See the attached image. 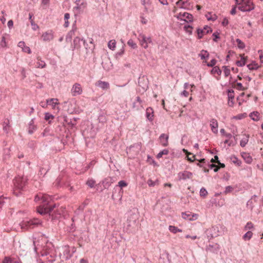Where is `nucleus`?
<instances>
[{"label": "nucleus", "instance_id": "obj_26", "mask_svg": "<svg viewBox=\"0 0 263 263\" xmlns=\"http://www.w3.org/2000/svg\"><path fill=\"white\" fill-rule=\"evenodd\" d=\"M36 129V126L34 124V119L31 120L28 126V133L32 134Z\"/></svg>", "mask_w": 263, "mask_h": 263}, {"label": "nucleus", "instance_id": "obj_19", "mask_svg": "<svg viewBox=\"0 0 263 263\" xmlns=\"http://www.w3.org/2000/svg\"><path fill=\"white\" fill-rule=\"evenodd\" d=\"M168 135L165 134H161L159 137V140L161 145L163 146H166L168 145Z\"/></svg>", "mask_w": 263, "mask_h": 263}, {"label": "nucleus", "instance_id": "obj_31", "mask_svg": "<svg viewBox=\"0 0 263 263\" xmlns=\"http://www.w3.org/2000/svg\"><path fill=\"white\" fill-rule=\"evenodd\" d=\"M3 130L6 133L8 134L10 130V125L8 120L5 121L3 123Z\"/></svg>", "mask_w": 263, "mask_h": 263}, {"label": "nucleus", "instance_id": "obj_53", "mask_svg": "<svg viewBox=\"0 0 263 263\" xmlns=\"http://www.w3.org/2000/svg\"><path fill=\"white\" fill-rule=\"evenodd\" d=\"M99 122L104 123L106 121V117L104 115H100L98 117Z\"/></svg>", "mask_w": 263, "mask_h": 263}, {"label": "nucleus", "instance_id": "obj_35", "mask_svg": "<svg viewBox=\"0 0 263 263\" xmlns=\"http://www.w3.org/2000/svg\"><path fill=\"white\" fill-rule=\"evenodd\" d=\"M168 229L170 232L174 234H176L177 232H181L182 231L181 229H178L177 227L174 226H170Z\"/></svg>", "mask_w": 263, "mask_h": 263}, {"label": "nucleus", "instance_id": "obj_33", "mask_svg": "<svg viewBox=\"0 0 263 263\" xmlns=\"http://www.w3.org/2000/svg\"><path fill=\"white\" fill-rule=\"evenodd\" d=\"M249 138V135H245L240 141V145L241 147H245L248 142Z\"/></svg>", "mask_w": 263, "mask_h": 263}, {"label": "nucleus", "instance_id": "obj_56", "mask_svg": "<svg viewBox=\"0 0 263 263\" xmlns=\"http://www.w3.org/2000/svg\"><path fill=\"white\" fill-rule=\"evenodd\" d=\"M222 68H223L224 76L226 77H228L230 74V70L225 66H223Z\"/></svg>", "mask_w": 263, "mask_h": 263}, {"label": "nucleus", "instance_id": "obj_30", "mask_svg": "<svg viewBox=\"0 0 263 263\" xmlns=\"http://www.w3.org/2000/svg\"><path fill=\"white\" fill-rule=\"evenodd\" d=\"M37 61L36 62V67L37 68H44L46 67V64L45 62L41 60L40 57L37 58Z\"/></svg>", "mask_w": 263, "mask_h": 263}, {"label": "nucleus", "instance_id": "obj_64", "mask_svg": "<svg viewBox=\"0 0 263 263\" xmlns=\"http://www.w3.org/2000/svg\"><path fill=\"white\" fill-rule=\"evenodd\" d=\"M224 144H228V146H231L232 145H234L235 144V143L233 142L232 141H230L229 139H226L224 141Z\"/></svg>", "mask_w": 263, "mask_h": 263}, {"label": "nucleus", "instance_id": "obj_44", "mask_svg": "<svg viewBox=\"0 0 263 263\" xmlns=\"http://www.w3.org/2000/svg\"><path fill=\"white\" fill-rule=\"evenodd\" d=\"M147 183L149 186H154L159 184V181L158 179L153 181L151 179H149L147 180Z\"/></svg>", "mask_w": 263, "mask_h": 263}, {"label": "nucleus", "instance_id": "obj_18", "mask_svg": "<svg viewBox=\"0 0 263 263\" xmlns=\"http://www.w3.org/2000/svg\"><path fill=\"white\" fill-rule=\"evenodd\" d=\"M210 127L213 133L214 134H217L218 133V124L217 120L215 119H212L210 120Z\"/></svg>", "mask_w": 263, "mask_h": 263}, {"label": "nucleus", "instance_id": "obj_8", "mask_svg": "<svg viewBox=\"0 0 263 263\" xmlns=\"http://www.w3.org/2000/svg\"><path fill=\"white\" fill-rule=\"evenodd\" d=\"M73 11L77 14L82 13L86 7V3L84 0H77Z\"/></svg>", "mask_w": 263, "mask_h": 263}, {"label": "nucleus", "instance_id": "obj_13", "mask_svg": "<svg viewBox=\"0 0 263 263\" xmlns=\"http://www.w3.org/2000/svg\"><path fill=\"white\" fill-rule=\"evenodd\" d=\"M182 217L185 220L193 221L197 219L198 215L190 212H186L182 213Z\"/></svg>", "mask_w": 263, "mask_h": 263}, {"label": "nucleus", "instance_id": "obj_37", "mask_svg": "<svg viewBox=\"0 0 263 263\" xmlns=\"http://www.w3.org/2000/svg\"><path fill=\"white\" fill-rule=\"evenodd\" d=\"M221 70L218 66H214L211 70V73L213 74H217L218 76L221 74Z\"/></svg>", "mask_w": 263, "mask_h": 263}, {"label": "nucleus", "instance_id": "obj_60", "mask_svg": "<svg viewBox=\"0 0 263 263\" xmlns=\"http://www.w3.org/2000/svg\"><path fill=\"white\" fill-rule=\"evenodd\" d=\"M4 158L7 159L9 157V152H10V148H6L4 149Z\"/></svg>", "mask_w": 263, "mask_h": 263}, {"label": "nucleus", "instance_id": "obj_6", "mask_svg": "<svg viewBox=\"0 0 263 263\" xmlns=\"http://www.w3.org/2000/svg\"><path fill=\"white\" fill-rule=\"evenodd\" d=\"M61 251L63 252V254L60 255L61 258L63 259L68 260L71 258L76 249L73 247L71 250L69 246H65L62 248Z\"/></svg>", "mask_w": 263, "mask_h": 263}, {"label": "nucleus", "instance_id": "obj_22", "mask_svg": "<svg viewBox=\"0 0 263 263\" xmlns=\"http://www.w3.org/2000/svg\"><path fill=\"white\" fill-rule=\"evenodd\" d=\"M146 117L149 121L152 122L153 121L154 110L152 108L148 107L146 108Z\"/></svg>", "mask_w": 263, "mask_h": 263}, {"label": "nucleus", "instance_id": "obj_21", "mask_svg": "<svg viewBox=\"0 0 263 263\" xmlns=\"http://www.w3.org/2000/svg\"><path fill=\"white\" fill-rule=\"evenodd\" d=\"M18 47L22 48V51L24 52H27L28 53H31L30 48L28 46H26L25 42L23 41H20L18 42Z\"/></svg>", "mask_w": 263, "mask_h": 263}, {"label": "nucleus", "instance_id": "obj_51", "mask_svg": "<svg viewBox=\"0 0 263 263\" xmlns=\"http://www.w3.org/2000/svg\"><path fill=\"white\" fill-rule=\"evenodd\" d=\"M144 7V12L145 13H148L149 11H153V9H151V4L143 6Z\"/></svg>", "mask_w": 263, "mask_h": 263}, {"label": "nucleus", "instance_id": "obj_27", "mask_svg": "<svg viewBox=\"0 0 263 263\" xmlns=\"http://www.w3.org/2000/svg\"><path fill=\"white\" fill-rule=\"evenodd\" d=\"M249 117L254 121H258L260 120V115L257 111H253L250 114Z\"/></svg>", "mask_w": 263, "mask_h": 263}, {"label": "nucleus", "instance_id": "obj_39", "mask_svg": "<svg viewBox=\"0 0 263 263\" xmlns=\"http://www.w3.org/2000/svg\"><path fill=\"white\" fill-rule=\"evenodd\" d=\"M247 67L250 70H256L259 66L255 62H252V63L247 65Z\"/></svg>", "mask_w": 263, "mask_h": 263}, {"label": "nucleus", "instance_id": "obj_58", "mask_svg": "<svg viewBox=\"0 0 263 263\" xmlns=\"http://www.w3.org/2000/svg\"><path fill=\"white\" fill-rule=\"evenodd\" d=\"M54 118V116H53L52 115L48 113V112H46L45 114V120H46V121H49L50 119H53Z\"/></svg>", "mask_w": 263, "mask_h": 263}, {"label": "nucleus", "instance_id": "obj_3", "mask_svg": "<svg viewBox=\"0 0 263 263\" xmlns=\"http://www.w3.org/2000/svg\"><path fill=\"white\" fill-rule=\"evenodd\" d=\"M227 232V228L223 225L218 224L212 227L206 231V234L210 239L222 235Z\"/></svg>", "mask_w": 263, "mask_h": 263}, {"label": "nucleus", "instance_id": "obj_11", "mask_svg": "<svg viewBox=\"0 0 263 263\" xmlns=\"http://www.w3.org/2000/svg\"><path fill=\"white\" fill-rule=\"evenodd\" d=\"M178 20L183 21L185 22H191L193 21V16L187 12H179L177 15Z\"/></svg>", "mask_w": 263, "mask_h": 263}, {"label": "nucleus", "instance_id": "obj_40", "mask_svg": "<svg viewBox=\"0 0 263 263\" xmlns=\"http://www.w3.org/2000/svg\"><path fill=\"white\" fill-rule=\"evenodd\" d=\"M70 18V14L68 13H66L64 15V21L65 23L64 24V27L67 28L69 26V23L68 22V20Z\"/></svg>", "mask_w": 263, "mask_h": 263}, {"label": "nucleus", "instance_id": "obj_50", "mask_svg": "<svg viewBox=\"0 0 263 263\" xmlns=\"http://www.w3.org/2000/svg\"><path fill=\"white\" fill-rule=\"evenodd\" d=\"M0 46L2 48H5L7 47V42L6 41V38L5 36H3L2 37V40L0 43Z\"/></svg>", "mask_w": 263, "mask_h": 263}, {"label": "nucleus", "instance_id": "obj_12", "mask_svg": "<svg viewBox=\"0 0 263 263\" xmlns=\"http://www.w3.org/2000/svg\"><path fill=\"white\" fill-rule=\"evenodd\" d=\"M71 95L73 97L79 96L82 93L83 89L80 84L78 83H74L71 89Z\"/></svg>", "mask_w": 263, "mask_h": 263}, {"label": "nucleus", "instance_id": "obj_4", "mask_svg": "<svg viewBox=\"0 0 263 263\" xmlns=\"http://www.w3.org/2000/svg\"><path fill=\"white\" fill-rule=\"evenodd\" d=\"M41 223V220L37 218L29 219L27 218L23 219L19 224L22 230L26 231L38 227Z\"/></svg>", "mask_w": 263, "mask_h": 263}, {"label": "nucleus", "instance_id": "obj_45", "mask_svg": "<svg viewBox=\"0 0 263 263\" xmlns=\"http://www.w3.org/2000/svg\"><path fill=\"white\" fill-rule=\"evenodd\" d=\"M236 42L237 43V46L239 49H244L245 48V44L243 42H242L240 39H237L236 40Z\"/></svg>", "mask_w": 263, "mask_h": 263}, {"label": "nucleus", "instance_id": "obj_42", "mask_svg": "<svg viewBox=\"0 0 263 263\" xmlns=\"http://www.w3.org/2000/svg\"><path fill=\"white\" fill-rule=\"evenodd\" d=\"M140 20L141 23L143 25H146L148 23V20L144 16V13H140Z\"/></svg>", "mask_w": 263, "mask_h": 263}, {"label": "nucleus", "instance_id": "obj_7", "mask_svg": "<svg viewBox=\"0 0 263 263\" xmlns=\"http://www.w3.org/2000/svg\"><path fill=\"white\" fill-rule=\"evenodd\" d=\"M138 217L136 214L131 215L127 220V227L130 231L135 230L138 226Z\"/></svg>", "mask_w": 263, "mask_h": 263}, {"label": "nucleus", "instance_id": "obj_24", "mask_svg": "<svg viewBox=\"0 0 263 263\" xmlns=\"http://www.w3.org/2000/svg\"><path fill=\"white\" fill-rule=\"evenodd\" d=\"M96 85L104 90L107 89L109 87V84L108 82L102 81H98Z\"/></svg>", "mask_w": 263, "mask_h": 263}, {"label": "nucleus", "instance_id": "obj_28", "mask_svg": "<svg viewBox=\"0 0 263 263\" xmlns=\"http://www.w3.org/2000/svg\"><path fill=\"white\" fill-rule=\"evenodd\" d=\"M241 156L246 163L250 164L252 162V158L249 153H242Z\"/></svg>", "mask_w": 263, "mask_h": 263}, {"label": "nucleus", "instance_id": "obj_61", "mask_svg": "<svg viewBox=\"0 0 263 263\" xmlns=\"http://www.w3.org/2000/svg\"><path fill=\"white\" fill-rule=\"evenodd\" d=\"M253 228V224L251 222H248L245 226V230H251Z\"/></svg>", "mask_w": 263, "mask_h": 263}, {"label": "nucleus", "instance_id": "obj_15", "mask_svg": "<svg viewBox=\"0 0 263 263\" xmlns=\"http://www.w3.org/2000/svg\"><path fill=\"white\" fill-rule=\"evenodd\" d=\"M53 32L52 30H49L43 33L42 35V40L45 41H50L53 39Z\"/></svg>", "mask_w": 263, "mask_h": 263}, {"label": "nucleus", "instance_id": "obj_55", "mask_svg": "<svg viewBox=\"0 0 263 263\" xmlns=\"http://www.w3.org/2000/svg\"><path fill=\"white\" fill-rule=\"evenodd\" d=\"M86 184L88 186H89L90 187H93L95 184V181L93 179H89L86 182Z\"/></svg>", "mask_w": 263, "mask_h": 263}, {"label": "nucleus", "instance_id": "obj_10", "mask_svg": "<svg viewBox=\"0 0 263 263\" xmlns=\"http://www.w3.org/2000/svg\"><path fill=\"white\" fill-rule=\"evenodd\" d=\"M138 40H139L141 46L144 49L147 48L148 43H151L152 42L150 37H147L142 33L139 34Z\"/></svg>", "mask_w": 263, "mask_h": 263}, {"label": "nucleus", "instance_id": "obj_9", "mask_svg": "<svg viewBox=\"0 0 263 263\" xmlns=\"http://www.w3.org/2000/svg\"><path fill=\"white\" fill-rule=\"evenodd\" d=\"M26 178L25 177L17 176L13 181L15 189L18 190H22L26 183Z\"/></svg>", "mask_w": 263, "mask_h": 263}, {"label": "nucleus", "instance_id": "obj_34", "mask_svg": "<svg viewBox=\"0 0 263 263\" xmlns=\"http://www.w3.org/2000/svg\"><path fill=\"white\" fill-rule=\"evenodd\" d=\"M246 60L247 58L241 56L240 60L236 62V65L239 67L243 66L246 64Z\"/></svg>", "mask_w": 263, "mask_h": 263}, {"label": "nucleus", "instance_id": "obj_48", "mask_svg": "<svg viewBox=\"0 0 263 263\" xmlns=\"http://www.w3.org/2000/svg\"><path fill=\"white\" fill-rule=\"evenodd\" d=\"M184 30L186 31V32L188 33L189 34H191L192 33V27L188 25H185L183 27Z\"/></svg>", "mask_w": 263, "mask_h": 263}, {"label": "nucleus", "instance_id": "obj_2", "mask_svg": "<svg viewBox=\"0 0 263 263\" xmlns=\"http://www.w3.org/2000/svg\"><path fill=\"white\" fill-rule=\"evenodd\" d=\"M41 255L44 257V261L53 262L55 260L57 254L53 245L51 243L48 244L43 249Z\"/></svg>", "mask_w": 263, "mask_h": 263}, {"label": "nucleus", "instance_id": "obj_62", "mask_svg": "<svg viewBox=\"0 0 263 263\" xmlns=\"http://www.w3.org/2000/svg\"><path fill=\"white\" fill-rule=\"evenodd\" d=\"M216 60L215 59H212L208 64L207 66L209 67H213L216 64Z\"/></svg>", "mask_w": 263, "mask_h": 263}, {"label": "nucleus", "instance_id": "obj_25", "mask_svg": "<svg viewBox=\"0 0 263 263\" xmlns=\"http://www.w3.org/2000/svg\"><path fill=\"white\" fill-rule=\"evenodd\" d=\"M2 263H21L17 258L5 257Z\"/></svg>", "mask_w": 263, "mask_h": 263}, {"label": "nucleus", "instance_id": "obj_1", "mask_svg": "<svg viewBox=\"0 0 263 263\" xmlns=\"http://www.w3.org/2000/svg\"><path fill=\"white\" fill-rule=\"evenodd\" d=\"M40 200L42 201L41 204L37 210L39 214L46 215L48 219L50 218L51 220H57L60 218L61 213L60 210L53 211L55 204H50L51 197L40 193L35 196L34 201L38 202Z\"/></svg>", "mask_w": 263, "mask_h": 263}, {"label": "nucleus", "instance_id": "obj_41", "mask_svg": "<svg viewBox=\"0 0 263 263\" xmlns=\"http://www.w3.org/2000/svg\"><path fill=\"white\" fill-rule=\"evenodd\" d=\"M253 233L251 231H248L246 233H245L242 238L245 240H249L252 237Z\"/></svg>", "mask_w": 263, "mask_h": 263}, {"label": "nucleus", "instance_id": "obj_49", "mask_svg": "<svg viewBox=\"0 0 263 263\" xmlns=\"http://www.w3.org/2000/svg\"><path fill=\"white\" fill-rule=\"evenodd\" d=\"M168 154V151L167 149H164L162 151H160L157 156L158 158H160L162 157V156L164 155H167Z\"/></svg>", "mask_w": 263, "mask_h": 263}, {"label": "nucleus", "instance_id": "obj_32", "mask_svg": "<svg viewBox=\"0 0 263 263\" xmlns=\"http://www.w3.org/2000/svg\"><path fill=\"white\" fill-rule=\"evenodd\" d=\"M47 103L48 105H51L53 108H54L55 105L58 104V99L57 98H52L47 99Z\"/></svg>", "mask_w": 263, "mask_h": 263}, {"label": "nucleus", "instance_id": "obj_20", "mask_svg": "<svg viewBox=\"0 0 263 263\" xmlns=\"http://www.w3.org/2000/svg\"><path fill=\"white\" fill-rule=\"evenodd\" d=\"M85 41L81 39L79 37H76L73 40V44L75 48H79L81 47L82 44L85 45Z\"/></svg>", "mask_w": 263, "mask_h": 263}, {"label": "nucleus", "instance_id": "obj_57", "mask_svg": "<svg viewBox=\"0 0 263 263\" xmlns=\"http://www.w3.org/2000/svg\"><path fill=\"white\" fill-rule=\"evenodd\" d=\"M208 194V192L204 187H202L200 190V195L201 196L205 197Z\"/></svg>", "mask_w": 263, "mask_h": 263}, {"label": "nucleus", "instance_id": "obj_23", "mask_svg": "<svg viewBox=\"0 0 263 263\" xmlns=\"http://www.w3.org/2000/svg\"><path fill=\"white\" fill-rule=\"evenodd\" d=\"M228 105L230 106H232L234 104L233 101L234 98V91L232 89H229L228 90Z\"/></svg>", "mask_w": 263, "mask_h": 263}, {"label": "nucleus", "instance_id": "obj_36", "mask_svg": "<svg viewBox=\"0 0 263 263\" xmlns=\"http://www.w3.org/2000/svg\"><path fill=\"white\" fill-rule=\"evenodd\" d=\"M142 100H141L139 97H137L136 98V102H134L133 103V107L136 108L137 109H139V106H142Z\"/></svg>", "mask_w": 263, "mask_h": 263}, {"label": "nucleus", "instance_id": "obj_59", "mask_svg": "<svg viewBox=\"0 0 263 263\" xmlns=\"http://www.w3.org/2000/svg\"><path fill=\"white\" fill-rule=\"evenodd\" d=\"M127 185L126 182L123 180H121L118 182V184L117 186L122 188L123 187H125Z\"/></svg>", "mask_w": 263, "mask_h": 263}, {"label": "nucleus", "instance_id": "obj_54", "mask_svg": "<svg viewBox=\"0 0 263 263\" xmlns=\"http://www.w3.org/2000/svg\"><path fill=\"white\" fill-rule=\"evenodd\" d=\"M30 24L33 30L35 31L39 28V26L33 20L30 21Z\"/></svg>", "mask_w": 263, "mask_h": 263}, {"label": "nucleus", "instance_id": "obj_43", "mask_svg": "<svg viewBox=\"0 0 263 263\" xmlns=\"http://www.w3.org/2000/svg\"><path fill=\"white\" fill-rule=\"evenodd\" d=\"M201 59H205L209 57V53L207 51L204 50H202L199 54Z\"/></svg>", "mask_w": 263, "mask_h": 263}, {"label": "nucleus", "instance_id": "obj_46", "mask_svg": "<svg viewBox=\"0 0 263 263\" xmlns=\"http://www.w3.org/2000/svg\"><path fill=\"white\" fill-rule=\"evenodd\" d=\"M231 160L233 162V163L237 164L238 166H240L241 162V161L235 156H233L231 157Z\"/></svg>", "mask_w": 263, "mask_h": 263}, {"label": "nucleus", "instance_id": "obj_5", "mask_svg": "<svg viewBox=\"0 0 263 263\" xmlns=\"http://www.w3.org/2000/svg\"><path fill=\"white\" fill-rule=\"evenodd\" d=\"M237 5H240L239 10L242 11H250L254 9V6L252 0H235Z\"/></svg>", "mask_w": 263, "mask_h": 263}, {"label": "nucleus", "instance_id": "obj_52", "mask_svg": "<svg viewBox=\"0 0 263 263\" xmlns=\"http://www.w3.org/2000/svg\"><path fill=\"white\" fill-rule=\"evenodd\" d=\"M198 39H201L203 34H205V30L198 29L197 30Z\"/></svg>", "mask_w": 263, "mask_h": 263}, {"label": "nucleus", "instance_id": "obj_16", "mask_svg": "<svg viewBox=\"0 0 263 263\" xmlns=\"http://www.w3.org/2000/svg\"><path fill=\"white\" fill-rule=\"evenodd\" d=\"M76 23V21H75L74 23L72 25L71 30L67 33V34L66 36L65 40L67 42H71L72 37L77 30Z\"/></svg>", "mask_w": 263, "mask_h": 263}, {"label": "nucleus", "instance_id": "obj_29", "mask_svg": "<svg viewBox=\"0 0 263 263\" xmlns=\"http://www.w3.org/2000/svg\"><path fill=\"white\" fill-rule=\"evenodd\" d=\"M189 0H179L176 3V6L180 8H185Z\"/></svg>", "mask_w": 263, "mask_h": 263}, {"label": "nucleus", "instance_id": "obj_17", "mask_svg": "<svg viewBox=\"0 0 263 263\" xmlns=\"http://www.w3.org/2000/svg\"><path fill=\"white\" fill-rule=\"evenodd\" d=\"M139 86L141 87L143 91H145L148 88L147 80L144 77L139 78L138 80Z\"/></svg>", "mask_w": 263, "mask_h": 263}, {"label": "nucleus", "instance_id": "obj_63", "mask_svg": "<svg viewBox=\"0 0 263 263\" xmlns=\"http://www.w3.org/2000/svg\"><path fill=\"white\" fill-rule=\"evenodd\" d=\"M233 188L231 186H227L226 187L224 193L228 194L229 193L233 191Z\"/></svg>", "mask_w": 263, "mask_h": 263}, {"label": "nucleus", "instance_id": "obj_47", "mask_svg": "<svg viewBox=\"0 0 263 263\" xmlns=\"http://www.w3.org/2000/svg\"><path fill=\"white\" fill-rule=\"evenodd\" d=\"M127 45L133 49H136L137 47L136 43L132 39H130L127 42Z\"/></svg>", "mask_w": 263, "mask_h": 263}, {"label": "nucleus", "instance_id": "obj_38", "mask_svg": "<svg viewBox=\"0 0 263 263\" xmlns=\"http://www.w3.org/2000/svg\"><path fill=\"white\" fill-rule=\"evenodd\" d=\"M108 47L110 49L114 50L116 47V41L114 40L109 41L108 43Z\"/></svg>", "mask_w": 263, "mask_h": 263}, {"label": "nucleus", "instance_id": "obj_14", "mask_svg": "<svg viewBox=\"0 0 263 263\" xmlns=\"http://www.w3.org/2000/svg\"><path fill=\"white\" fill-rule=\"evenodd\" d=\"M192 173L189 171H183L179 172L178 175V178L179 180H186L187 179H190L191 178L192 176Z\"/></svg>", "mask_w": 263, "mask_h": 263}]
</instances>
